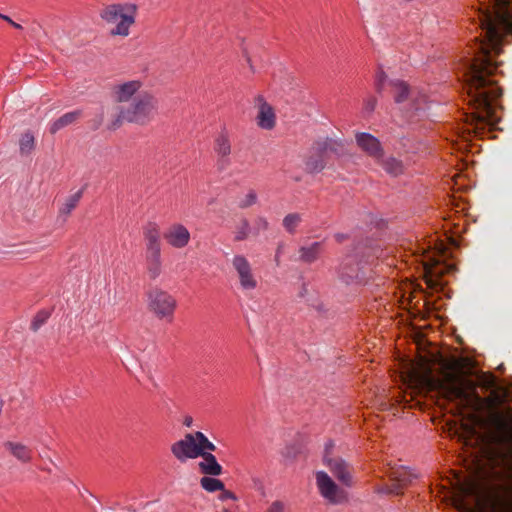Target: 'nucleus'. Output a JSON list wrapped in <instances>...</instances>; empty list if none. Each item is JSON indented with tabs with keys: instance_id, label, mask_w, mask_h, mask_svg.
Masks as SVG:
<instances>
[{
	"instance_id": "obj_1",
	"label": "nucleus",
	"mask_w": 512,
	"mask_h": 512,
	"mask_svg": "<svg viewBox=\"0 0 512 512\" xmlns=\"http://www.w3.org/2000/svg\"><path fill=\"white\" fill-rule=\"evenodd\" d=\"M481 40L476 38L471 58L461 65L464 82H496L493 75L498 62L495 57L502 46L512 41V0H490V5L477 12Z\"/></svg>"
},
{
	"instance_id": "obj_2",
	"label": "nucleus",
	"mask_w": 512,
	"mask_h": 512,
	"mask_svg": "<svg viewBox=\"0 0 512 512\" xmlns=\"http://www.w3.org/2000/svg\"><path fill=\"white\" fill-rule=\"evenodd\" d=\"M375 87L379 94L389 91L396 103L404 104L403 111L408 119L421 120L430 115L432 104L424 93L410 89L399 79H389L383 70L376 74Z\"/></svg>"
},
{
	"instance_id": "obj_3",
	"label": "nucleus",
	"mask_w": 512,
	"mask_h": 512,
	"mask_svg": "<svg viewBox=\"0 0 512 512\" xmlns=\"http://www.w3.org/2000/svg\"><path fill=\"white\" fill-rule=\"evenodd\" d=\"M383 249L379 242L365 240L357 244L353 251L347 254L338 268V277L346 284L363 283L375 260L382 257Z\"/></svg>"
},
{
	"instance_id": "obj_4",
	"label": "nucleus",
	"mask_w": 512,
	"mask_h": 512,
	"mask_svg": "<svg viewBox=\"0 0 512 512\" xmlns=\"http://www.w3.org/2000/svg\"><path fill=\"white\" fill-rule=\"evenodd\" d=\"M432 389L449 401H458L464 408L477 406L481 398L475 383L453 370H445L442 376L430 381Z\"/></svg>"
},
{
	"instance_id": "obj_5",
	"label": "nucleus",
	"mask_w": 512,
	"mask_h": 512,
	"mask_svg": "<svg viewBox=\"0 0 512 512\" xmlns=\"http://www.w3.org/2000/svg\"><path fill=\"white\" fill-rule=\"evenodd\" d=\"M137 6L129 2L105 4L99 10V17L108 27L112 36L127 37L136 22Z\"/></svg>"
},
{
	"instance_id": "obj_6",
	"label": "nucleus",
	"mask_w": 512,
	"mask_h": 512,
	"mask_svg": "<svg viewBox=\"0 0 512 512\" xmlns=\"http://www.w3.org/2000/svg\"><path fill=\"white\" fill-rule=\"evenodd\" d=\"M157 112V100L146 92L137 93L127 107H121L113 128H118L123 121L146 124Z\"/></svg>"
},
{
	"instance_id": "obj_7",
	"label": "nucleus",
	"mask_w": 512,
	"mask_h": 512,
	"mask_svg": "<svg viewBox=\"0 0 512 512\" xmlns=\"http://www.w3.org/2000/svg\"><path fill=\"white\" fill-rule=\"evenodd\" d=\"M147 307L158 319L171 322L177 301L167 291L154 287L147 292Z\"/></svg>"
},
{
	"instance_id": "obj_8",
	"label": "nucleus",
	"mask_w": 512,
	"mask_h": 512,
	"mask_svg": "<svg viewBox=\"0 0 512 512\" xmlns=\"http://www.w3.org/2000/svg\"><path fill=\"white\" fill-rule=\"evenodd\" d=\"M316 484L321 496L331 504H342L348 500L347 492L340 488L326 472L316 473Z\"/></svg>"
},
{
	"instance_id": "obj_9",
	"label": "nucleus",
	"mask_w": 512,
	"mask_h": 512,
	"mask_svg": "<svg viewBox=\"0 0 512 512\" xmlns=\"http://www.w3.org/2000/svg\"><path fill=\"white\" fill-rule=\"evenodd\" d=\"M231 263L238 275L241 288L245 291L255 289L257 287V280L247 258L243 255H235Z\"/></svg>"
},
{
	"instance_id": "obj_10",
	"label": "nucleus",
	"mask_w": 512,
	"mask_h": 512,
	"mask_svg": "<svg viewBox=\"0 0 512 512\" xmlns=\"http://www.w3.org/2000/svg\"><path fill=\"white\" fill-rule=\"evenodd\" d=\"M171 453L181 463L195 459L201 454L191 433H187L183 439L174 442L171 445Z\"/></svg>"
},
{
	"instance_id": "obj_11",
	"label": "nucleus",
	"mask_w": 512,
	"mask_h": 512,
	"mask_svg": "<svg viewBox=\"0 0 512 512\" xmlns=\"http://www.w3.org/2000/svg\"><path fill=\"white\" fill-rule=\"evenodd\" d=\"M323 461L339 482L347 487L353 485L352 467L346 461L342 458H330L327 456H324Z\"/></svg>"
},
{
	"instance_id": "obj_12",
	"label": "nucleus",
	"mask_w": 512,
	"mask_h": 512,
	"mask_svg": "<svg viewBox=\"0 0 512 512\" xmlns=\"http://www.w3.org/2000/svg\"><path fill=\"white\" fill-rule=\"evenodd\" d=\"M255 106L258 110L256 116L257 125L265 130L273 129L276 124V115L273 107L261 95L255 98Z\"/></svg>"
},
{
	"instance_id": "obj_13",
	"label": "nucleus",
	"mask_w": 512,
	"mask_h": 512,
	"mask_svg": "<svg viewBox=\"0 0 512 512\" xmlns=\"http://www.w3.org/2000/svg\"><path fill=\"white\" fill-rule=\"evenodd\" d=\"M492 424L495 430V437L498 443L504 445L512 444V422L501 414L492 416Z\"/></svg>"
},
{
	"instance_id": "obj_14",
	"label": "nucleus",
	"mask_w": 512,
	"mask_h": 512,
	"mask_svg": "<svg viewBox=\"0 0 512 512\" xmlns=\"http://www.w3.org/2000/svg\"><path fill=\"white\" fill-rule=\"evenodd\" d=\"M164 238L174 248H183L190 241V232L179 223L171 225L164 233Z\"/></svg>"
},
{
	"instance_id": "obj_15",
	"label": "nucleus",
	"mask_w": 512,
	"mask_h": 512,
	"mask_svg": "<svg viewBox=\"0 0 512 512\" xmlns=\"http://www.w3.org/2000/svg\"><path fill=\"white\" fill-rule=\"evenodd\" d=\"M445 272V268L440 265V262L436 259L429 258L424 260V277L426 284L432 289H438L442 287L441 277Z\"/></svg>"
},
{
	"instance_id": "obj_16",
	"label": "nucleus",
	"mask_w": 512,
	"mask_h": 512,
	"mask_svg": "<svg viewBox=\"0 0 512 512\" xmlns=\"http://www.w3.org/2000/svg\"><path fill=\"white\" fill-rule=\"evenodd\" d=\"M357 145L369 156L380 160L383 156L379 140L369 133L360 132L356 134Z\"/></svg>"
},
{
	"instance_id": "obj_17",
	"label": "nucleus",
	"mask_w": 512,
	"mask_h": 512,
	"mask_svg": "<svg viewBox=\"0 0 512 512\" xmlns=\"http://www.w3.org/2000/svg\"><path fill=\"white\" fill-rule=\"evenodd\" d=\"M387 476L394 486H398L399 494H403V490L417 477L415 473L410 471L407 467L399 466L392 467L387 472Z\"/></svg>"
},
{
	"instance_id": "obj_18",
	"label": "nucleus",
	"mask_w": 512,
	"mask_h": 512,
	"mask_svg": "<svg viewBox=\"0 0 512 512\" xmlns=\"http://www.w3.org/2000/svg\"><path fill=\"white\" fill-rule=\"evenodd\" d=\"M215 151L219 156L218 169L223 171L230 165L228 156L231 153V143L226 134H220L215 141Z\"/></svg>"
},
{
	"instance_id": "obj_19",
	"label": "nucleus",
	"mask_w": 512,
	"mask_h": 512,
	"mask_svg": "<svg viewBox=\"0 0 512 512\" xmlns=\"http://www.w3.org/2000/svg\"><path fill=\"white\" fill-rule=\"evenodd\" d=\"M199 457L202 458V461L198 463V467L203 474L211 476L222 474L223 468L212 453H201Z\"/></svg>"
},
{
	"instance_id": "obj_20",
	"label": "nucleus",
	"mask_w": 512,
	"mask_h": 512,
	"mask_svg": "<svg viewBox=\"0 0 512 512\" xmlns=\"http://www.w3.org/2000/svg\"><path fill=\"white\" fill-rule=\"evenodd\" d=\"M4 447L13 457L22 463H28L32 459L31 449L20 442L6 441Z\"/></svg>"
},
{
	"instance_id": "obj_21",
	"label": "nucleus",
	"mask_w": 512,
	"mask_h": 512,
	"mask_svg": "<svg viewBox=\"0 0 512 512\" xmlns=\"http://www.w3.org/2000/svg\"><path fill=\"white\" fill-rule=\"evenodd\" d=\"M146 240V252L161 251L160 231L156 224L149 223L144 230Z\"/></svg>"
},
{
	"instance_id": "obj_22",
	"label": "nucleus",
	"mask_w": 512,
	"mask_h": 512,
	"mask_svg": "<svg viewBox=\"0 0 512 512\" xmlns=\"http://www.w3.org/2000/svg\"><path fill=\"white\" fill-rule=\"evenodd\" d=\"M141 84L138 81H129L119 85L116 88L115 94L118 102H127L134 95L136 96Z\"/></svg>"
},
{
	"instance_id": "obj_23",
	"label": "nucleus",
	"mask_w": 512,
	"mask_h": 512,
	"mask_svg": "<svg viewBox=\"0 0 512 512\" xmlns=\"http://www.w3.org/2000/svg\"><path fill=\"white\" fill-rule=\"evenodd\" d=\"M81 116L80 110L65 113L50 124L49 131L51 134L57 133L59 130L75 123Z\"/></svg>"
},
{
	"instance_id": "obj_24",
	"label": "nucleus",
	"mask_w": 512,
	"mask_h": 512,
	"mask_svg": "<svg viewBox=\"0 0 512 512\" xmlns=\"http://www.w3.org/2000/svg\"><path fill=\"white\" fill-rule=\"evenodd\" d=\"M147 272L150 279L155 280L161 274V251L146 252Z\"/></svg>"
},
{
	"instance_id": "obj_25",
	"label": "nucleus",
	"mask_w": 512,
	"mask_h": 512,
	"mask_svg": "<svg viewBox=\"0 0 512 512\" xmlns=\"http://www.w3.org/2000/svg\"><path fill=\"white\" fill-rule=\"evenodd\" d=\"M316 150L317 151L311 154L305 162L306 170L310 173H318L322 171L326 165L323 157V152L319 151L318 146Z\"/></svg>"
},
{
	"instance_id": "obj_26",
	"label": "nucleus",
	"mask_w": 512,
	"mask_h": 512,
	"mask_svg": "<svg viewBox=\"0 0 512 512\" xmlns=\"http://www.w3.org/2000/svg\"><path fill=\"white\" fill-rule=\"evenodd\" d=\"M36 147V139L31 131L21 134L19 139V152L21 156H29Z\"/></svg>"
},
{
	"instance_id": "obj_27",
	"label": "nucleus",
	"mask_w": 512,
	"mask_h": 512,
	"mask_svg": "<svg viewBox=\"0 0 512 512\" xmlns=\"http://www.w3.org/2000/svg\"><path fill=\"white\" fill-rule=\"evenodd\" d=\"M252 235V227L247 218L243 217L239 220V222L235 226L234 230V240L244 241L248 239Z\"/></svg>"
},
{
	"instance_id": "obj_28",
	"label": "nucleus",
	"mask_w": 512,
	"mask_h": 512,
	"mask_svg": "<svg viewBox=\"0 0 512 512\" xmlns=\"http://www.w3.org/2000/svg\"><path fill=\"white\" fill-rule=\"evenodd\" d=\"M321 244L319 242H314L310 246L301 247L299 249L300 260L306 263L314 262L320 253Z\"/></svg>"
},
{
	"instance_id": "obj_29",
	"label": "nucleus",
	"mask_w": 512,
	"mask_h": 512,
	"mask_svg": "<svg viewBox=\"0 0 512 512\" xmlns=\"http://www.w3.org/2000/svg\"><path fill=\"white\" fill-rule=\"evenodd\" d=\"M258 202V194L254 189H249L237 198V206L240 209H248Z\"/></svg>"
},
{
	"instance_id": "obj_30",
	"label": "nucleus",
	"mask_w": 512,
	"mask_h": 512,
	"mask_svg": "<svg viewBox=\"0 0 512 512\" xmlns=\"http://www.w3.org/2000/svg\"><path fill=\"white\" fill-rule=\"evenodd\" d=\"M381 165L383 169L392 176H398L404 171L403 163L394 157L383 160Z\"/></svg>"
},
{
	"instance_id": "obj_31",
	"label": "nucleus",
	"mask_w": 512,
	"mask_h": 512,
	"mask_svg": "<svg viewBox=\"0 0 512 512\" xmlns=\"http://www.w3.org/2000/svg\"><path fill=\"white\" fill-rule=\"evenodd\" d=\"M302 222V215L299 213H289L287 214L283 220L282 225L286 232L289 234H294L296 232L297 227Z\"/></svg>"
},
{
	"instance_id": "obj_32",
	"label": "nucleus",
	"mask_w": 512,
	"mask_h": 512,
	"mask_svg": "<svg viewBox=\"0 0 512 512\" xmlns=\"http://www.w3.org/2000/svg\"><path fill=\"white\" fill-rule=\"evenodd\" d=\"M83 195V189L78 190L74 194L70 195L60 208V213L68 215L77 206Z\"/></svg>"
},
{
	"instance_id": "obj_33",
	"label": "nucleus",
	"mask_w": 512,
	"mask_h": 512,
	"mask_svg": "<svg viewBox=\"0 0 512 512\" xmlns=\"http://www.w3.org/2000/svg\"><path fill=\"white\" fill-rule=\"evenodd\" d=\"M201 487L206 490L207 492H216L223 490L224 483L216 478L213 477H203L200 480Z\"/></svg>"
},
{
	"instance_id": "obj_34",
	"label": "nucleus",
	"mask_w": 512,
	"mask_h": 512,
	"mask_svg": "<svg viewBox=\"0 0 512 512\" xmlns=\"http://www.w3.org/2000/svg\"><path fill=\"white\" fill-rule=\"evenodd\" d=\"M319 147V151L324 152H332L335 154H340L344 150V146L335 140L326 139L325 141L317 144Z\"/></svg>"
},
{
	"instance_id": "obj_35",
	"label": "nucleus",
	"mask_w": 512,
	"mask_h": 512,
	"mask_svg": "<svg viewBox=\"0 0 512 512\" xmlns=\"http://www.w3.org/2000/svg\"><path fill=\"white\" fill-rule=\"evenodd\" d=\"M269 229V222L264 216H257L254 220V225L252 227V236L256 237L261 232L267 231Z\"/></svg>"
},
{
	"instance_id": "obj_36",
	"label": "nucleus",
	"mask_w": 512,
	"mask_h": 512,
	"mask_svg": "<svg viewBox=\"0 0 512 512\" xmlns=\"http://www.w3.org/2000/svg\"><path fill=\"white\" fill-rule=\"evenodd\" d=\"M374 492L377 494L386 495H400L398 486H394L393 482L390 485L377 484L374 486Z\"/></svg>"
},
{
	"instance_id": "obj_37",
	"label": "nucleus",
	"mask_w": 512,
	"mask_h": 512,
	"mask_svg": "<svg viewBox=\"0 0 512 512\" xmlns=\"http://www.w3.org/2000/svg\"><path fill=\"white\" fill-rule=\"evenodd\" d=\"M50 314L47 311H40L37 313L31 323V329L37 331L49 318Z\"/></svg>"
},
{
	"instance_id": "obj_38",
	"label": "nucleus",
	"mask_w": 512,
	"mask_h": 512,
	"mask_svg": "<svg viewBox=\"0 0 512 512\" xmlns=\"http://www.w3.org/2000/svg\"><path fill=\"white\" fill-rule=\"evenodd\" d=\"M265 512H285V504L282 501H274Z\"/></svg>"
},
{
	"instance_id": "obj_39",
	"label": "nucleus",
	"mask_w": 512,
	"mask_h": 512,
	"mask_svg": "<svg viewBox=\"0 0 512 512\" xmlns=\"http://www.w3.org/2000/svg\"><path fill=\"white\" fill-rule=\"evenodd\" d=\"M377 100L375 97H368L364 102V110L367 113H371L375 110Z\"/></svg>"
},
{
	"instance_id": "obj_40",
	"label": "nucleus",
	"mask_w": 512,
	"mask_h": 512,
	"mask_svg": "<svg viewBox=\"0 0 512 512\" xmlns=\"http://www.w3.org/2000/svg\"><path fill=\"white\" fill-rule=\"evenodd\" d=\"M197 449L200 453H210V451H215L216 446L208 440L203 446L196 445Z\"/></svg>"
},
{
	"instance_id": "obj_41",
	"label": "nucleus",
	"mask_w": 512,
	"mask_h": 512,
	"mask_svg": "<svg viewBox=\"0 0 512 512\" xmlns=\"http://www.w3.org/2000/svg\"><path fill=\"white\" fill-rule=\"evenodd\" d=\"M194 436L196 445L203 446L209 439L200 431L192 434Z\"/></svg>"
},
{
	"instance_id": "obj_42",
	"label": "nucleus",
	"mask_w": 512,
	"mask_h": 512,
	"mask_svg": "<svg viewBox=\"0 0 512 512\" xmlns=\"http://www.w3.org/2000/svg\"><path fill=\"white\" fill-rule=\"evenodd\" d=\"M194 436L196 445L203 446L209 439L200 431L192 434Z\"/></svg>"
},
{
	"instance_id": "obj_43",
	"label": "nucleus",
	"mask_w": 512,
	"mask_h": 512,
	"mask_svg": "<svg viewBox=\"0 0 512 512\" xmlns=\"http://www.w3.org/2000/svg\"><path fill=\"white\" fill-rule=\"evenodd\" d=\"M220 491H221V494L219 495V499L221 501H226L228 499L236 500L235 494L231 491L225 490V487L223 488V490H220Z\"/></svg>"
},
{
	"instance_id": "obj_44",
	"label": "nucleus",
	"mask_w": 512,
	"mask_h": 512,
	"mask_svg": "<svg viewBox=\"0 0 512 512\" xmlns=\"http://www.w3.org/2000/svg\"><path fill=\"white\" fill-rule=\"evenodd\" d=\"M0 18L3 19L4 21L8 22L14 28L22 29V26L16 22H14L9 16L0 13Z\"/></svg>"
},
{
	"instance_id": "obj_45",
	"label": "nucleus",
	"mask_w": 512,
	"mask_h": 512,
	"mask_svg": "<svg viewBox=\"0 0 512 512\" xmlns=\"http://www.w3.org/2000/svg\"><path fill=\"white\" fill-rule=\"evenodd\" d=\"M251 480H252L254 489L259 490V491L263 490V487H264L263 482L259 478L252 476Z\"/></svg>"
},
{
	"instance_id": "obj_46",
	"label": "nucleus",
	"mask_w": 512,
	"mask_h": 512,
	"mask_svg": "<svg viewBox=\"0 0 512 512\" xmlns=\"http://www.w3.org/2000/svg\"><path fill=\"white\" fill-rule=\"evenodd\" d=\"M334 238L335 240L338 242V243H342L344 242L345 240L348 239V235L347 234H344V233H336L334 235Z\"/></svg>"
},
{
	"instance_id": "obj_47",
	"label": "nucleus",
	"mask_w": 512,
	"mask_h": 512,
	"mask_svg": "<svg viewBox=\"0 0 512 512\" xmlns=\"http://www.w3.org/2000/svg\"><path fill=\"white\" fill-rule=\"evenodd\" d=\"M192 423H193V419L191 416H186L184 418V421H183V424L186 426V427H191L192 426Z\"/></svg>"
},
{
	"instance_id": "obj_48",
	"label": "nucleus",
	"mask_w": 512,
	"mask_h": 512,
	"mask_svg": "<svg viewBox=\"0 0 512 512\" xmlns=\"http://www.w3.org/2000/svg\"><path fill=\"white\" fill-rule=\"evenodd\" d=\"M334 446V443L332 441H329L326 445H325V455L324 456H328L329 454V451L330 449Z\"/></svg>"
},
{
	"instance_id": "obj_49",
	"label": "nucleus",
	"mask_w": 512,
	"mask_h": 512,
	"mask_svg": "<svg viewBox=\"0 0 512 512\" xmlns=\"http://www.w3.org/2000/svg\"><path fill=\"white\" fill-rule=\"evenodd\" d=\"M307 292H308L307 286L305 284H303L302 289L299 293V296L304 297L307 294Z\"/></svg>"
},
{
	"instance_id": "obj_50",
	"label": "nucleus",
	"mask_w": 512,
	"mask_h": 512,
	"mask_svg": "<svg viewBox=\"0 0 512 512\" xmlns=\"http://www.w3.org/2000/svg\"><path fill=\"white\" fill-rule=\"evenodd\" d=\"M223 512H231V511H229L228 509H224Z\"/></svg>"
}]
</instances>
